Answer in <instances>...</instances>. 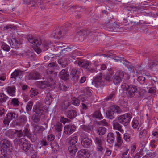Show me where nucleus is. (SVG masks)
Here are the masks:
<instances>
[{"mask_svg":"<svg viewBox=\"0 0 158 158\" xmlns=\"http://www.w3.org/2000/svg\"><path fill=\"white\" fill-rule=\"evenodd\" d=\"M46 73L48 76L47 78V81H40L39 83L40 87L42 89L50 86L55 84V81L52 78L55 76V72L52 70H47Z\"/></svg>","mask_w":158,"mask_h":158,"instance_id":"nucleus-1","label":"nucleus"},{"mask_svg":"<svg viewBox=\"0 0 158 158\" xmlns=\"http://www.w3.org/2000/svg\"><path fill=\"white\" fill-rule=\"evenodd\" d=\"M64 47H65V46L64 43L60 42H55L52 54L58 56H64Z\"/></svg>","mask_w":158,"mask_h":158,"instance_id":"nucleus-2","label":"nucleus"},{"mask_svg":"<svg viewBox=\"0 0 158 158\" xmlns=\"http://www.w3.org/2000/svg\"><path fill=\"white\" fill-rule=\"evenodd\" d=\"M33 111L35 114V116L33 117V121L34 122H38L40 121V118H43L44 117V110L40 106L36 105L34 106Z\"/></svg>","mask_w":158,"mask_h":158,"instance_id":"nucleus-3","label":"nucleus"},{"mask_svg":"<svg viewBox=\"0 0 158 158\" xmlns=\"http://www.w3.org/2000/svg\"><path fill=\"white\" fill-rule=\"evenodd\" d=\"M0 145L2 149V155H4L6 154L8 151L9 152H11L12 144L7 139H3L0 142Z\"/></svg>","mask_w":158,"mask_h":158,"instance_id":"nucleus-4","label":"nucleus"},{"mask_svg":"<svg viewBox=\"0 0 158 158\" xmlns=\"http://www.w3.org/2000/svg\"><path fill=\"white\" fill-rule=\"evenodd\" d=\"M122 110L118 106H111L106 112V117L109 119H113L114 117V114L117 113H120Z\"/></svg>","mask_w":158,"mask_h":158,"instance_id":"nucleus-5","label":"nucleus"},{"mask_svg":"<svg viewBox=\"0 0 158 158\" xmlns=\"http://www.w3.org/2000/svg\"><path fill=\"white\" fill-rule=\"evenodd\" d=\"M132 117V113H127L119 117L118 121L120 123L126 126L129 124Z\"/></svg>","mask_w":158,"mask_h":158,"instance_id":"nucleus-6","label":"nucleus"},{"mask_svg":"<svg viewBox=\"0 0 158 158\" xmlns=\"http://www.w3.org/2000/svg\"><path fill=\"white\" fill-rule=\"evenodd\" d=\"M67 31L66 28L62 27L60 29L54 31L51 35L52 37L56 39H60L66 34Z\"/></svg>","mask_w":158,"mask_h":158,"instance_id":"nucleus-7","label":"nucleus"},{"mask_svg":"<svg viewBox=\"0 0 158 158\" xmlns=\"http://www.w3.org/2000/svg\"><path fill=\"white\" fill-rule=\"evenodd\" d=\"M94 32H91L89 31H87L85 30L79 31L77 34L76 37L78 39V40L81 41L84 40V38L87 35H94Z\"/></svg>","mask_w":158,"mask_h":158,"instance_id":"nucleus-8","label":"nucleus"},{"mask_svg":"<svg viewBox=\"0 0 158 158\" xmlns=\"http://www.w3.org/2000/svg\"><path fill=\"white\" fill-rule=\"evenodd\" d=\"M124 20H127L130 23L134 26H137L140 24V20L139 16H128L127 17L123 18Z\"/></svg>","mask_w":158,"mask_h":158,"instance_id":"nucleus-9","label":"nucleus"},{"mask_svg":"<svg viewBox=\"0 0 158 158\" xmlns=\"http://www.w3.org/2000/svg\"><path fill=\"white\" fill-rule=\"evenodd\" d=\"M18 142L21 146V148L25 152H27L31 147V144L23 138L19 139Z\"/></svg>","mask_w":158,"mask_h":158,"instance_id":"nucleus-10","label":"nucleus"},{"mask_svg":"<svg viewBox=\"0 0 158 158\" xmlns=\"http://www.w3.org/2000/svg\"><path fill=\"white\" fill-rule=\"evenodd\" d=\"M124 76V73L123 71L120 70H117L113 79V82L116 85L119 84L122 81Z\"/></svg>","mask_w":158,"mask_h":158,"instance_id":"nucleus-11","label":"nucleus"},{"mask_svg":"<svg viewBox=\"0 0 158 158\" xmlns=\"http://www.w3.org/2000/svg\"><path fill=\"white\" fill-rule=\"evenodd\" d=\"M103 82L101 76H97L92 82L93 85L96 87H102L103 85Z\"/></svg>","mask_w":158,"mask_h":158,"instance_id":"nucleus-12","label":"nucleus"},{"mask_svg":"<svg viewBox=\"0 0 158 158\" xmlns=\"http://www.w3.org/2000/svg\"><path fill=\"white\" fill-rule=\"evenodd\" d=\"M137 91V88L136 86L130 85V88L126 92L127 95L129 98L133 97L135 96Z\"/></svg>","mask_w":158,"mask_h":158,"instance_id":"nucleus-13","label":"nucleus"},{"mask_svg":"<svg viewBox=\"0 0 158 158\" xmlns=\"http://www.w3.org/2000/svg\"><path fill=\"white\" fill-rule=\"evenodd\" d=\"M76 128L74 125L70 124L65 126L64 131L65 134L69 135L75 131Z\"/></svg>","mask_w":158,"mask_h":158,"instance_id":"nucleus-14","label":"nucleus"},{"mask_svg":"<svg viewBox=\"0 0 158 158\" xmlns=\"http://www.w3.org/2000/svg\"><path fill=\"white\" fill-rule=\"evenodd\" d=\"M28 40L31 44L34 46V47L39 46L42 43L40 39L38 38L29 37Z\"/></svg>","mask_w":158,"mask_h":158,"instance_id":"nucleus-15","label":"nucleus"},{"mask_svg":"<svg viewBox=\"0 0 158 158\" xmlns=\"http://www.w3.org/2000/svg\"><path fill=\"white\" fill-rule=\"evenodd\" d=\"M59 77L63 80H68L69 78V75L67 69H62L59 73Z\"/></svg>","mask_w":158,"mask_h":158,"instance_id":"nucleus-16","label":"nucleus"},{"mask_svg":"<svg viewBox=\"0 0 158 158\" xmlns=\"http://www.w3.org/2000/svg\"><path fill=\"white\" fill-rule=\"evenodd\" d=\"M75 64L77 63L80 66L83 68L87 69L88 67L91 65V63L88 61H80L79 60H77L74 62Z\"/></svg>","mask_w":158,"mask_h":158,"instance_id":"nucleus-17","label":"nucleus"},{"mask_svg":"<svg viewBox=\"0 0 158 158\" xmlns=\"http://www.w3.org/2000/svg\"><path fill=\"white\" fill-rule=\"evenodd\" d=\"M11 46L12 48H18L20 45V43L19 40L15 38H13L11 40L10 42Z\"/></svg>","mask_w":158,"mask_h":158,"instance_id":"nucleus-18","label":"nucleus"},{"mask_svg":"<svg viewBox=\"0 0 158 158\" xmlns=\"http://www.w3.org/2000/svg\"><path fill=\"white\" fill-rule=\"evenodd\" d=\"M141 9V7L137 6L135 7V6H128L125 7L124 9V14H125L126 13L127 11H130L131 12H134L136 10H140Z\"/></svg>","mask_w":158,"mask_h":158,"instance_id":"nucleus-19","label":"nucleus"},{"mask_svg":"<svg viewBox=\"0 0 158 158\" xmlns=\"http://www.w3.org/2000/svg\"><path fill=\"white\" fill-rule=\"evenodd\" d=\"M92 144V141L87 137L84 138L82 140L81 144L85 148L89 147Z\"/></svg>","mask_w":158,"mask_h":158,"instance_id":"nucleus-20","label":"nucleus"},{"mask_svg":"<svg viewBox=\"0 0 158 158\" xmlns=\"http://www.w3.org/2000/svg\"><path fill=\"white\" fill-rule=\"evenodd\" d=\"M40 75L37 72H33L30 73L28 75L29 79L36 80L40 78Z\"/></svg>","mask_w":158,"mask_h":158,"instance_id":"nucleus-21","label":"nucleus"},{"mask_svg":"<svg viewBox=\"0 0 158 158\" xmlns=\"http://www.w3.org/2000/svg\"><path fill=\"white\" fill-rule=\"evenodd\" d=\"M110 21H111V20L109 19H106L104 22V26L109 30L112 31L113 27V26H112L113 23H111Z\"/></svg>","mask_w":158,"mask_h":158,"instance_id":"nucleus-22","label":"nucleus"},{"mask_svg":"<svg viewBox=\"0 0 158 158\" xmlns=\"http://www.w3.org/2000/svg\"><path fill=\"white\" fill-rule=\"evenodd\" d=\"M113 26V31L115 32H120L123 30L121 25L118 24L117 22H114L112 24Z\"/></svg>","mask_w":158,"mask_h":158,"instance_id":"nucleus-23","label":"nucleus"},{"mask_svg":"<svg viewBox=\"0 0 158 158\" xmlns=\"http://www.w3.org/2000/svg\"><path fill=\"white\" fill-rule=\"evenodd\" d=\"M77 114V112L74 110H69L66 113L67 117L70 119L74 118Z\"/></svg>","mask_w":158,"mask_h":158,"instance_id":"nucleus-24","label":"nucleus"},{"mask_svg":"<svg viewBox=\"0 0 158 158\" xmlns=\"http://www.w3.org/2000/svg\"><path fill=\"white\" fill-rule=\"evenodd\" d=\"M68 143L69 145H75V144L77 141V136L70 137L68 139Z\"/></svg>","mask_w":158,"mask_h":158,"instance_id":"nucleus-25","label":"nucleus"},{"mask_svg":"<svg viewBox=\"0 0 158 158\" xmlns=\"http://www.w3.org/2000/svg\"><path fill=\"white\" fill-rule=\"evenodd\" d=\"M104 56H106L108 57H111L112 59L115 60V62L117 63H121L122 62L123 59V57H119L117 56H114L113 57H111L110 55H106V54H104L103 55Z\"/></svg>","mask_w":158,"mask_h":158,"instance_id":"nucleus-26","label":"nucleus"},{"mask_svg":"<svg viewBox=\"0 0 158 158\" xmlns=\"http://www.w3.org/2000/svg\"><path fill=\"white\" fill-rule=\"evenodd\" d=\"M113 126L114 129L119 131H123L121 129V126L119 123L116 120H114L113 122Z\"/></svg>","mask_w":158,"mask_h":158,"instance_id":"nucleus-27","label":"nucleus"},{"mask_svg":"<svg viewBox=\"0 0 158 158\" xmlns=\"http://www.w3.org/2000/svg\"><path fill=\"white\" fill-rule=\"evenodd\" d=\"M68 150L69 152L72 154L73 156L77 151L75 145L73 146L69 145L68 147Z\"/></svg>","mask_w":158,"mask_h":158,"instance_id":"nucleus-28","label":"nucleus"},{"mask_svg":"<svg viewBox=\"0 0 158 158\" xmlns=\"http://www.w3.org/2000/svg\"><path fill=\"white\" fill-rule=\"evenodd\" d=\"M114 140V136L112 133L108 134L107 137V141L110 143H112Z\"/></svg>","mask_w":158,"mask_h":158,"instance_id":"nucleus-29","label":"nucleus"},{"mask_svg":"<svg viewBox=\"0 0 158 158\" xmlns=\"http://www.w3.org/2000/svg\"><path fill=\"white\" fill-rule=\"evenodd\" d=\"M26 121V117L25 116H22L20 118L17 120V123L18 125H21L24 124Z\"/></svg>","mask_w":158,"mask_h":158,"instance_id":"nucleus-30","label":"nucleus"},{"mask_svg":"<svg viewBox=\"0 0 158 158\" xmlns=\"http://www.w3.org/2000/svg\"><path fill=\"white\" fill-rule=\"evenodd\" d=\"M8 97L3 93H0V104L6 102Z\"/></svg>","mask_w":158,"mask_h":158,"instance_id":"nucleus-31","label":"nucleus"},{"mask_svg":"<svg viewBox=\"0 0 158 158\" xmlns=\"http://www.w3.org/2000/svg\"><path fill=\"white\" fill-rule=\"evenodd\" d=\"M52 95L50 93H47L46 97L45 98L46 103L47 104H50L52 101Z\"/></svg>","mask_w":158,"mask_h":158,"instance_id":"nucleus-32","label":"nucleus"},{"mask_svg":"<svg viewBox=\"0 0 158 158\" xmlns=\"http://www.w3.org/2000/svg\"><path fill=\"white\" fill-rule=\"evenodd\" d=\"M79 152L84 158H88L89 157V152L85 150H81Z\"/></svg>","mask_w":158,"mask_h":158,"instance_id":"nucleus-33","label":"nucleus"},{"mask_svg":"<svg viewBox=\"0 0 158 158\" xmlns=\"http://www.w3.org/2000/svg\"><path fill=\"white\" fill-rule=\"evenodd\" d=\"M24 2L26 4L31 5V7L35 6L37 3V0H23Z\"/></svg>","mask_w":158,"mask_h":158,"instance_id":"nucleus-34","label":"nucleus"},{"mask_svg":"<svg viewBox=\"0 0 158 158\" xmlns=\"http://www.w3.org/2000/svg\"><path fill=\"white\" fill-rule=\"evenodd\" d=\"M22 72L19 70H15L11 74V78H14L15 79L17 77H20L22 75Z\"/></svg>","mask_w":158,"mask_h":158,"instance_id":"nucleus-35","label":"nucleus"},{"mask_svg":"<svg viewBox=\"0 0 158 158\" xmlns=\"http://www.w3.org/2000/svg\"><path fill=\"white\" fill-rule=\"evenodd\" d=\"M23 131L25 135L29 138L30 139H35L34 138H33L31 134L30 133L29 130L27 128H25L23 130Z\"/></svg>","mask_w":158,"mask_h":158,"instance_id":"nucleus-36","label":"nucleus"},{"mask_svg":"<svg viewBox=\"0 0 158 158\" xmlns=\"http://www.w3.org/2000/svg\"><path fill=\"white\" fill-rule=\"evenodd\" d=\"M58 63L60 64L62 67H65L68 64L67 61L65 59H60L58 60Z\"/></svg>","mask_w":158,"mask_h":158,"instance_id":"nucleus-37","label":"nucleus"},{"mask_svg":"<svg viewBox=\"0 0 158 158\" xmlns=\"http://www.w3.org/2000/svg\"><path fill=\"white\" fill-rule=\"evenodd\" d=\"M15 88L14 87H8L7 88V92L10 96L15 95Z\"/></svg>","mask_w":158,"mask_h":158,"instance_id":"nucleus-38","label":"nucleus"},{"mask_svg":"<svg viewBox=\"0 0 158 158\" xmlns=\"http://www.w3.org/2000/svg\"><path fill=\"white\" fill-rule=\"evenodd\" d=\"M50 45L51 44L50 43L47 42H44L43 44V46L44 47V50L46 51L48 50V49L51 48V50L52 51L53 48L52 49V48L49 47V46L51 47V46H50Z\"/></svg>","mask_w":158,"mask_h":158,"instance_id":"nucleus-39","label":"nucleus"},{"mask_svg":"<svg viewBox=\"0 0 158 158\" xmlns=\"http://www.w3.org/2000/svg\"><path fill=\"white\" fill-rule=\"evenodd\" d=\"M12 120V118L9 115V114L8 113L6 114L3 121V123L5 125L7 124L8 125L10 122Z\"/></svg>","mask_w":158,"mask_h":158,"instance_id":"nucleus-40","label":"nucleus"},{"mask_svg":"<svg viewBox=\"0 0 158 158\" xmlns=\"http://www.w3.org/2000/svg\"><path fill=\"white\" fill-rule=\"evenodd\" d=\"M147 134L146 131L143 129L140 132L139 134V137L141 139H143L146 137Z\"/></svg>","mask_w":158,"mask_h":158,"instance_id":"nucleus-41","label":"nucleus"},{"mask_svg":"<svg viewBox=\"0 0 158 158\" xmlns=\"http://www.w3.org/2000/svg\"><path fill=\"white\" fill-rule=\"evenodd\" d=\"M69 106V103L68 101H64L61 104V108L63 110L67 109Z\"/></svg>","mask_w":158,"mask_h":158,"instance_id":"nucleus-42","label":"nucleus"},{"mask_svg":"<svg viewBox=\"0 0 158 158\" xmlns=\"http://www.w3.org/2000/svg\"><path fill=\"white\" fill-rule=\"evenodd\" d=\"M106 129L104 127H99L97 129L98 133L100 135H102L105 134L106 132Z\"/></svg>","mask_w":158,"mask_h":158,"instance_id":"nucleus-43","label":"nucleus"},{"mask_svg":"<svg viewBox=\"0 0 158 158\" xmlns=\"http://www.w3.org/2000/svg\"><path fill=\"white\" fill-rule=\"evenodd\" d=\"M62 124L60 122L57 123L55 126V130L58 132L61 131H62Z\"/></svg>","mask_w":158,"mask_h":158,"instance_id":"nucleus-44","label":"nucleus"},{"mask_svg":"<svg viewBox=\"0 0 158 158\" xmlns=\"http://www.w3.org/2000/svg\"><path fill=\"white\" fill-rule=\"evenodd\" d=\"M33 105V102L32 101H30L27 103L26 109L27 111H31Z\"/></svg>","mask_w":158,"mask_h":158,"instance_id":"nucleus-45","label":"nucleus"},{"mask_svg":"<svg viewBox=\"0 0 158 158\" xmlns=\"http://www.w3.org/2000/svg\"><path fill=\"white\" fill-rule=\"evenodd\" d=\"M94 117L99 118L102 119L103 118L100 112L99 111H96L93 114Z\"/></svg>","mask_w":158,"mask_h":158,"instance_id":"nucleus-46","label":"nucleus"},{"mask_svg":"<svg viewBox=\"0 0 158 158\" xmlns=\"http://www.w3.org/2000/svg\"><path fill=\"white\" fill-rule=\"evenodd\" d=\"M130 85H129L127 84L126 83H123L121 85V87L122 89L124 91H127L128 89L130 88Z\"/></svg>","mask_w":158,"mask_h":158,"instance_id":"nucleus-47","label":"nucleus"},{"mask_svg":"<svg viewBox=\"0 0 158 158\" xmlns=\"http://www.w3.org/2000/svg\"><path fill=\"white\" fill-rule=\"evenodd\" d=\"M57 66L55 62H51L49 64L47 67L49 69H54Z\"/></svg>","mask_w":158,"mask_h":158,"instance_id":"nucleus-48","label":"nucleus"},{"mask_svg":"<svg viewBox=\"0 0 158 158\" xmlns=\"http://www.w3.org/2000/svg\"><path fill=\"white\" fill-rule=\"evenodd\" d=\"M72 103L73 104L77 106H78L79 105L80 101L78 99L75 97H73L72 98Z\"/></svg>","mask_w":158,"mask_h":158,"instance_id":"nucleus-49","label":"nucleus"},{"mask_svg":"<svg viewBox=\"0 0 158 158\" xmlns=\"http://www.w3.org/2000/svg\"><path fill=\"white\" fill-rule=\"evenodd\" d=\"M58 89L60 90L66 91L67 89V87L63 84L60 83L59 84Z\"/></svg>","mask_w":158,"mask_h":158,"instance_id":"nucleus-50","label":"nucleus"},{"mask_svg":"<svg viewBox=\"0 0 158 158\" xmlns=\"http://www.w3.org/2000/svg\"><path fill=\"white\" fill-rule=\"evenodd\" d=\"M72 48H73L70 46H67L66 48L64 47V56L68 54L69 52L72 50Z\"/></svg>","mask_w":158,"mask_h":158,"instance_id":"nucleus-51","label":"nucleus"},{"mask_svg":"<svg viewBox=\"0 0 158 158\" xmlns=\"http://www.w3.org/2000/svg\"><path fill=\"white\" fill-rule=\"evenodd\" d=\"M95 142L98 145H102L103 143V140L102 139L99 137H96L95 139Z\"/></svg>","mask_w":158,"mask_h":158,"instance_id":"nucleus-52","label":"nucleus"},{"mask_svg":"<svg viewBox=\"0 0 158 158\" xmlns=\"http://www.w3.org/2000/svg\"><path fill=\"white\" fill-rule=\"evenodd\" d=\"M117 135V142L118 144L117 145L119 146L120 145L123 143L122 141L121 140V137H120V134L118 132H116Z\"/></svg>","mask_w":158,"mask_h":158,"instance_id":"nucleus-53","label":"nucleus"},{"mask_svg":"<svg viewBox=\"0 0 158 158\" xmlns=\"http://www.w3.org/2000/svg\"><path fill=\"white\" fill-rule=\"evenodd\" d=\"M14 133V134H16L17 136L18 137H20L22 136L23 134L22 130H15Z\"/></svg>","mask_w":158,"mask_h":158,"instance_id":"nucleus-54","label":"nucleus"},{"mask_svg":"<svg viewBox=\"0 0 158 158\" xmlns=\"http://www.w3.org/2000/svg\"><path fill=\"white\" fill-rule=\"evenodd\" d=\"M9 115L11 117L12 119L17 118L18 116V114L14 112H11L8 113Z\"/></svg>","mask_w":158,"mask_h":158,"instance_id":"nucleus-55","label":"nucleus"},{"mask_svg":"<svg viewBox=\"0 0 158 158\" xmlns=\"http://www.w3.org/2000/svg\"><path fill=\"white\" fill-rule=\"evenodd\" d=\"M51 147L52 149L57 150L59 148L58 144L55 142H54L51 145Z\"/></svg>","mask_w":158,"mask_h":158,"instance_id":"nucleus-56","label":"nucleus"},{"mask_svg":"<svg viewBox=\"0 0 158 158\" xmlns=\"http://www.w3.org/2000/svg\"><path fill=\"white\" fill-rule=\"evenodd\" d=\"M79 69L77 68H74L72 69L71 72V74L72 75H79Z\"/></svg>","mask_w":158,"mask_h":158,"instance_id":"nucleus-57","label":"nucleus"},{"mask_svg":"<svg viewBox=\"0 0 158 158\" xmlns=\"http://www.w3.org/2000/svg\"><path fill=\"white\" fill-rule=\"evenodd\" d=\"M84 92L86 94L89 96H90L92 95V90L89 87H87L85 90Z\"/></svg>","mask_w":158,"mask_h":158,"instance_id":"nucleus-58","label":"nucleus"},{"mask_svg":"<svg viewBox=\"0 0 158 158\" xmlns=\"http://www.w3.org/2000/svg\"><path fill=\"white\" fill-rule=\"evenodd\" d=\"M138 125V121L137 120L134 119L132 122V125L134 129H136Z\"/></svg>","mask_w":158,"mask_h":158,"instance_id":"nucleus-59","label":"nucleus"},{"mask_svg":"<svg viewBox=\"0 0 158 158\" xmlns=\"http://www.w3.org/2000/svg\"><path fill=\"white\" fill-rule=\"evenodd\" d=\"M81 128L86 131L89 132V131L91 130L92 127L90 126H87L83 125L81 127Z\"/></svg>","mask_w":158,"mask_h":158,"instance_id":"nucleus-60","label":"nucleus"},{"mask_svg":"<svg viewBox=\"0 0 158 158\" xmlns=\"http://www.w3.org/2000/svg\"><path fill=\"white\" fill-rule=\"evenodd\" d=\"M116 92V90H115L114 91H113L110 94L109 96L107 97L106 98V100H109L111 99L114 96Z\"/></svg>","mask_w":158,"mask_h":158,"instance_id":"nucleus-61","label":"nucleus"},{"mask_svg":"<svg viewBox=\"0 0 158 158\" xmlns=\"http://www.w3.org/2000/svg\"><path fill=\"white\" fill-rule=\"evenodd\" d=\"M4 50L8 51L10 49V47L5 44H3L1 47Z\"/></svg>","mask_w":158,"mask_h":158,"instance_id":"nucleus-62","label":"nucleus"},{"mask_svg":"<svg viewBox=\"0 0 158 158\" xmlns=\"http://www.w3.org/2000/svg\"><path fill=\"white\" fill-rule=\"evenodd\" d=\"M145 80V78L143 76H139L137 78V81L141 84H144Z\"/></svg>","mask_w":158,"mask_h":158,"instance_id":"nucleus-63","label":"nucleus"},{"mask_svg":"<svg viewBox=\"0 0 158 158\" xmlns=\"http://www.w3.org/2000/svg\"><path fill=\"white\" fill-rule=\"evenodd\" d=\"M102 145H98L97 147V151L101 153L103 152L105 150V149L102 147Z\"/></svg>","mask_w":158,"mask_h":158,"instance_id":"nucleus-64","label":"nucleus"}]
</instances>
